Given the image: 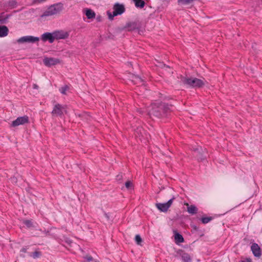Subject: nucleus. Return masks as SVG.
<instances>
[{
    "label": "nucleus",
    "mask_w": 262,
    "mask_h": 262,
    "mask_svg": "<svg viewBox=\"0 0 262 262\" xmlns=\"http://www.w3.org/2000/svg\"><path fill=\"white\" fill-rule=\"evenodd\" d=\"M173 111V106L163 102H157L151 104L148 115L150 118L164 119L169 117Z\"/></svg>",
    "instance_id": "1"
},
{
    "label": "nucleus",
    "mask_w": 262,
    "mask_h": 262,
    "mask_svg": "<svg viewBox=\"0 0 262 262\" xmlns=\"http://www.w3.org/2000/svg\"><path fill=\"white\" fill-rule=\"evenodd\" d=\"M180 82L185 85L194 88H201L205 85V82L197 78H189L181 76Z\"/></svg>",
    "instance_id": "2"
},
{
    "label": "nucleus",
    "mask_w": 262,
    "mask_h": 262,
    "mask_svg": "<svg viewBox=\"0 0 262 262\" xmlns=\"http://www.w3.org/2000/svg\"><path fill=\"white\" fill-rule=\"evenodd\" d=\"M63 4L59 3L49 7L40 15L41 18L47 17L59 13L63 9Z\"/></svg>",
    "instance_id": "3"
},
{
    "label": "nucleus",
    "mask_w": 262,
    "mask_h": 262,
    "mask_svg": "<svg viewBox=\"0 0 262 262\" xmlns=\"http://www.w3.org/2000/svg\"><path fill=\"white\" fill-rule=\"evenodd\" d=\"M125 11V8L123 4L119 3H115L113 6V12H111L107 11V13L109 19L112 20L115 16L120 15L123 14Z\"/></svg>",
    "instance_id": "4"
},
{
    "label": "nucleus",
    "mask_w": 262,
    "mask_h": 262,
    "mask_svg": "<svg viewBox=\"0 0 262 262\" xmlns=\"http://www.w3.org/2000/svg\"><path fill=\"white\" fill-rule=\"evenodd\" d=\"M64 112H66V107L64 106L57 103L54 106L51 113L53 116L55 115L61 117L63 114Z\"/></svg>",
    "instance_id": "5"
},
{
    "label": "nucleus",
    "mask_w": 262,
    "mask_h": 262,
    "mask_svg": "<svg viewBox=\"0 0 262 262\" xmlns=\"http://www.w3.org/2000/svg\"><path fill=\"white\" fill-rule=\"evenodd\" d=\"M39 38L37 37H34L32 36H25L21 37L17 40V42L19 43H23L25 42L34 43L38 41Z\"/></svg>",
    "instance_id": "6"
},
{
    "label": "nucleus",
    "mask_w": 262,
    "mask_h": 262,
    "mask_svg": "<svg viewBox=\"0 0 262 262\" xmlns=\"http://www.w3.org/2000/svg\"><path fill=\"white\" fill-rule=\"evenodd\" d=\"M54 36V40L58 39H67L69 36V34L66 31L63 30L55 31L53 32Z\"/></svg>",
    "instance_id": "7"
},
{
    "label": "nucleus",
    "mask_w": 262,
    "mask_h": 262,
    "mask_svg": "<svg viewBox=\"0 0 262 262\" xmlns=\"http://www.w3.org/2000/svg\"><path fill=\"white\" fill-rule=\"evenodd\" d=\"M29 122V117L27 116H24L18 117L16 120L12 121L11 126L16 127L19 125H23Z\"/></svg>",
    "instance_id": "8"
},
{
    "label": "nucleus",
    "mask_w": 262,
    "mask_h": 262,
    "mask_svg": "<svg viewBox=\"0 0 262 262\" xmlns=\"http://www.w3.org/2000/svg\"><path fill=\"white\" fill-rule=\"evenodd\" d=\"M43 62L45 66L51 67L60 63V60L55 58L46 57L43 59Z\"/></svg>",
    "instance_id": "9"
},
{
    "label": "nucleus",
    "mask_w": 262,
    "mask_h": 262,
    "mask_svg": "<svg viewBox=\"0 0 262 262\" xmlns=\"http://www.w3.org/2000/svg\"><path fill=\"white\" fill-rule=\"evenodd\" d=\"M41 40L43 42L49 41L50 43H53L54 42V36L53 33L50 32H46L42 34L40 37Z\"/></svg>",
    "instance_id": "10"
},
{
    "label": "nucleus",
    "mask_w": 262,
    "mask_h": 262,
    "mask_svg": "<svg viewBox=\"0 0 262 262\" xmlns=\"http://www.w3.org/2000/svg\"><path fill=\"white\" fill-rule=\"evenodd\" d=\"M251 251L255 257H259L261 255V249L258 245L253 243L251 246Z\"/></svg>",
    "instance_id": "11"
},
{
    "label": "nucleus",
    "mask_w": 262,
    "mask_h": 262,
    "mask_svg": "<svg viewBox=\"0 0 262 262\" xmlns=\"http://www.w3.org/2000/svg\"><path fill=\"white\" fill-rule=\"evenodd\" d=\"M131 80L134 84H137L139 85L143 84L144 82V80L142 78H141L139 76L135 75L132 76Z\"/></svg>",
    "instance_id": "12"
},
{
    "label": "nucleus",
    "mask_w": 262,
    "mask_h": 262,
    "mask_svg": "<svg viewBox=\"0 0 262 262\" xmlns=\"http://www.w3.org/2000/svg\"><path fill=\"white\" fill-rule=\"evenodd\" d=\"M125 28H126L127 31H132L136 29H138L139 25L136 22H130L126 24L125 26Z\"/></svg>",
    "instance_id": "13"
},
{
    "label": "nucleus",
    "mask_w": 262,
    "mask_h": 262,
    "mask_svg": "<svg viewBox=\"0 0 262 262\" xmlns=\"http://www.w3.org/2000/svg\"><path fill=\"white\" fill-rule=\"evenodd\" d=\"M12 16L11 14H5V12L0 13V24H5L8 22V19Z\"/></svg>",
    "instance_id": "14"
},
{
    "label": "nucleus",
    "mask_w": 262,
    "mask_h": 262,
    "mask_svg": "<svg viewBox=\"0 0 262 262\" xmlns=\"http://www.w3.org/2000/svg\"><path fill=\"white\" fill-rule=\"evenodd\" d=\"M187 206V211L191 214H195L198 212V208L193 205H189L188 203L185 204Z\"/></svg>",
    "instance_id": "15"
},
{
    "label": "nucleus",
    "mask_w": 262,
    "mask_h": 262,
    "mask_svg": "<svg viewBox=\"0 0 262 262\" xmlns=\"http://www.w3.org/2000/svg\"><path fill=\"white\" fill-rule=\"evenodd\" d=\"M156 207L161 211L162 212H166L168 209H169V207H168L167 204L165 203H156Z\"/></svg>",
    "instance_id": "16"
},
{
    "label": "nucleus",
    "mask_w": 262,
    "mask_h": 262,
    "mask_svg": "<svg viewBox=\"0 0 262 262\" xmlns=\"http://www.w3.org/2000/svg\"><path fill=\"white\" fill-rule=\"evenodd\" d=\"M17 4V3L16 0H10L7 3L4 4V7L13 9L16 7Z\"/></svg>",
    "instance_id": "17"
},
{
    "label": "nucleus",
    "mask_w": 262,
    "mask_h": 262,
    "mask_svg": "<svg viewBox=\"0 0 262 262\" xmlns=\"http://www.w3.org/2000/svg\"><path fill=\"white\" fill-rule=\"evenodd\" d=\"M174 233L176 243L179 244L184 242V239L180 233L177 232L176 231H174Z\"/></svg>",
    "instance_id": "18"
},
{
    "label": "nucleus",
    "mask_w": 262,
    "mask_h": 262,
    "mask_svg": "<svg viewBox=\"0 0 262 262\" xmlns=\"http://www.w3.org/2000/svg\"><path fill=\"white\" fill-rule=\"evenodd\" d=\"M9 32V30L6 26H0V37L6 36Z\"/></svg>",
    "instance_id": "19"
},
{
    "label": "nucleus",
    "mask_w": 262,
    "mask_h": 262,
    "mask_svg": "<svg viewBox=\"0 0 262 262\" xmlns=\"http://www.w3.org/2000/svg\"><path fill=\"white\" fill-rule=\"evenodd\" d=\"M181 257L183 262H191L192 261V258L190 255L187 253H183Z\"/></svg>",
    "instance_id": "20"
},
{
    "label": "nucleus",
    "mask_w": 262,
    "mask_h": 262,
    "mask_svg": "<svg viewBox=\"0 0 262 262\" xmlns=\"http://www.w3.org/2000/svg\"><path fill=\"white\" fill-rule=\"evenodd\" d=\"M85 15L88 19H92L95 17V13L92 10L87 9L85 10Z\"/></svg>",
    "instance_id": "21"
},
{
    "label": "nucleus",
    "mask_w": 262,
    "mask_h": 262,
    "mask_svg": "<svg viewBox=\"0 0 262 262\" xmlns=\"http://www.w3.org/2000/svg\"><path fill=\"white\" fill-rule=\"evenodd\" d=\"M213 219V217L212 216H206L203 215L202 217L200 218L199 220L201 221L202 224H206L211 221Z\"/></svg>",
    "instance_id": "22"
},
{
    "label": "nucleus",
    "mask_w": 262,
    "mask_h": 262,
    "mask_svg": "<svg viewBox=\"0 0 262 262\" xmlns=\"http://www.w3.org/2000/svg\"><path fill=\"white\" fill-rule=\"evenodd\" d=\"M137 8H143L145 4L143 0H133Z\"/></svg>",
    "instance_id": "23"
},
{
    "label": "nucleus",
    "mask_w": 262,
    "mask_h": 262,
    "mask_svg": "<svg viewBox=\"0 0 262 262\" xmlns=\"http://www.w3.org/2000/svg\"><path fill=\"white\" fill-rule=\"evenodd\" d=\"M191 227L192 228V231H193L192 232H193V233H194V232L198 233V234L200 236H202L204 235L203 232L201 231L199 229V228L198 227H197L196 225H191Z\"/></svg>",
    "instance_id": "24"
},
{
    "label": "nucleus",
    "mask_w": 262,
    "mask_h": 262,
    "mask_svg": "<svg viewBox=\"0 0 262 262\" xmlns=\"http://www.w3.org/2000/svg\"><path fill=\"white\" fill-rule=\"evenodd\" d=\"M29 255L31 257H32L33 258H37L40 257L41 256V252L39 251H35L34 252L30 253Z\"/></svg>",
    "instance_id": "25"
},
{
    "label": "nucleus",
    "mask_w": 262,
    "mask_h": 262,
    "mask_svg": "<svg viewBox=\"0 0 262 262\" xmlns=\"http://www.w3.org/2000/svg\"><path fill=\"white\" fill-rule=\"evenodd\" d=\"M196 158L198 160L202 161L206 159V154H201L199 152L196 155Z\"/></svg>",
    "instance_id": "26"
},
{
    "label": "nucleus",
    "mask_w": 262,
    "mask_h": 262,
    "mask_svg": "<svg viewBox=\"0 0 262 262\" xmlns=\"http://www.w3.org/2000/svg\"><path fill=\"white\" fill-rule=\"evenodd\" d=\"M24 224H25L28 228L33 227V223L31 220H26L23 221Z\"/></svg>",
    "instance_id": "27"
},
{
    "label": "nucleus",
    "mask_w": 262,
    "mask_h": 262,
    "mask_svg": "<svg viewBox=\"0 0 262 262\" xmlns=\"http://www.w3.org/2000/svg\"><path fill=\"white\" fill-rule=\"evenodd\" d=\"M69 89V86L66 85L59 89L60 92L62 94H66V91Z\"/></svg>",
    "instance_id": "28"
},
{
    "label": "nucleus",
    "mask_w": 262,
    "mask_h": 262,
    "mask_svg": "<svg viewBox=\"0 0 262 262\" xmlns=\"http://www.w3.org/2000/svg\"><path fill=\"white\" fill-rule=\"evenodd\" d=\"M123 174L122 173H119L117 176H116V180L119 182V183H122V180H123Z\"/></svg>",
    "instance_id": "29"
},
{
    "label": "nucleus",
    "mask_w": 262,
    "mask_h": 262,
    "mask_svg": "<svg viewBox=\"0 0 262 262\" xmlns=\"http://www.w3.org/2000/svg\"><path fill=\"white\" fill-rule=\"evenodd\" d=\"M125 186L127 189H132L133 188V183L130 181H126Z\"/></svg>",
    "instance_id": "30"
},
{
    "label": "nucleus",
    "mask_w": 262,
    "mask_h": 262,
    "mask_svg": "<svg viewBox=\"0 0 262 262\" xmlns=\"http://www.w3.org/2000/svg\"><path fill=\"white\" fill-rule=\"evenodd\" d=\"M135 241H136L137 244L141 245V243L142 242V239L141 236H140V235L138 234V235H136Z\"/></svg>",
    "instance_id": "31"
},
{
    "label": "nucleus",
    "mask_w": 262,
    "mask_h": 262,
    "mask_svg": "<svg viewBox=\"0 0 262 262\" xmlns=\"http://www.w3.org/2000/svg\"><path fill=\"white\" fill-rule=\"evenodd\" d=\"M174 199H175L174 197H173L172 198H171V199L168 200V201L167 203H166L169 208L171 206V205L173 202V201Z\"/></svg>",
    "instance_id": "32"
},
{
    "label": "nucleus",
    "mask_w": 262,
    "mask_h": 262,
    "mask_svg": "<svg viewBox=\"0 0 262 262\" xmlns=\"http://www.w3.org/2000/svg\"><path fill=\"white\" fill-rule=\"evenodd\" d=\"M84 259L88 261V262H91L93 261V258L91 256H86L84 257Z\"/></svg>",
    "instance_id": "33"
},
{
    "label": "nucleus",
    "mask_w": 262,
    "mask_h": 262,
    "mask_svg": "<svg viewBox=\"0 0 262 262\" xmlns=\"http://www.w3.org/2000/svg\"><path fill=\"white\" fill-rule=\"evenodd\" d=\"M27 247H23L21 250H20V252H24V253H26L27 252Z\"/></svg>",
    "instance_id": "34"
},
{
    "label": "nucleus",
    "mask_w": 262,
    "mask_h": 262,
    "mask_svg": "<svg viewBox=\"0 0 262 262\" xmlns=\"http://www.w3.org/2000/svg\"><path fill=\"white\" fill-rule=\"evenodd\" d=\"M104 216L107 219V220L108 221H110V215L108 213H107L106 212H104Z\"/></svg>",
    "instance_id": "35"
},
{
    "label": "nucleus",
    "mask_w": 262,
    "mask_h": 262,
    "mask_svg": "<svg viewBox=\"0 0 262 262\" xmlns=\"http://www.w3.org/2000/svg\"><path fill=\"white\" fill-rule=\"evenodd\" d=\"M241 262H252V261L251 259L250 258H249L242 260Z\"/></svg>",
    "instance_id": "36"
},
{
    "label": "nucleus",
    "mask_w": 262,
    "mask_h": 262,
    "mask_svg": "<svg viewBox=\"0 0 262 262\" xmlns=\"http://www.w3.org/2000/svg\"><path fill=\"white\" fill-rule=\"evenodd\" d=\"M66 242L69 245H71V243H72V242L70 239H67L66 240Z\"/></svg>",
    "instance_id": "37"
},
{
    "label": "nucleus",
    "mask_w": 262,
    "mask_h": 262,
    "mask_svg": "<svg viewBox=\"0 0 262 262\" xmlns=\"http://www.w3.org/2000/svg\"><path fill=\"white\" fill-rule=\"evenodd\" d=\"M38 85L36 84H33V89H37L38 88Z\"/></svg>",
    "instance_id": "38"
},
{
    "label": "nucleus",
    "mask_w": 262,
    "mask_h": 262,
    "mask_svg": "<svg viewBox=\"0 0 262 262\" xmlns=\"http://www.w3.org/2000/svg\"><path fill=\"white\" fill-rule=\"evenodd\" d=\"M139 113H142V111H139Z\"/></svg>",
    "instance_id": "39"
}]
</instances>
